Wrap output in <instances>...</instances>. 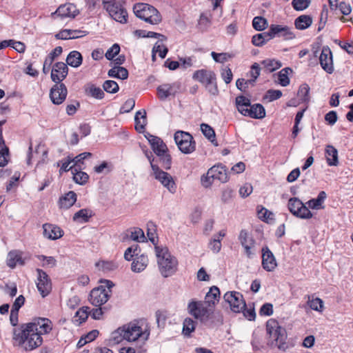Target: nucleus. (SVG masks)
Returning a JSON list of instances; mask_svg holds the SVG:
<instances>
[{
    "instance_id": "nucleus-48",
    "label": "nucleus",
    "mask_w": 353,
    "mask_h": 353,
    "mask_svg": "<svg viewBox=\"0 0 353 353\" xmlns=\"http://www.w3.org/2000/svg\"><path fill=\"white\" fill-rule=\"evenodd\" d=\"M268 25L267 19L263 17H255L252 20V26L257 31H263Z\"/></svg>"
},
{
    "instance_id": "nucleus-39",
    "label": "nucleus",
    "mask_w": 353,
    "mask_h": 353,
    "mask_svg": "<svg viewBox=\"0 0 353 353\" xmlns=\"http://www.w3.org/2000/svg\"><path fill=\"white\" fill-rule=\"evenodd\" d=\"M82 60L83 57L81 54L77 50L70 52L66 58L67 64L73 68L80 66L82 63Z\"/></svg>"
},
{
    "instance_id": "nucleus-50",
    "label": "nucleus",
    "mask_w": 353,
    "mask_h": 353,
    "mask_svg": "<svg viewBox=\"0 0 353 353\" xmlns=\"http://www.w3.org/2000/svg\"><path fill=\"white\" fill-rule=\"evenodd\" d=\"M257 214L263 221L268 222L269 219H273V213L262 206L257 207Z\"/></svg>"
},
{
    "instance_id": "nucleus-43",
    "label": "nucleus",
    "mask_w": 353,
    "mask_h": 353,
    "mask_svg": "<svg viewBox=\"0 0 353 353\" xmlns=\"http://www.w3.org/2000/svg\"><path fill=\"white\" fill-rule=\"evenodd\" d=\"M92 216L91 210L84 208L77 211L73 216V221L80 223H85Z\"/></svg>"
},
{
    "instance_id": "nucleus-26",
    "label": "nucleus",
    "mask_w": 353,
    "mask_h": 353,
    "mask_svg": "<svg viewBox=\"0 0 353 353\" xmlns=\"http://www.w3.org/2000/svg\"><path fill=\"white\" fill-rule=\"evenodd\" d=\"M249 107L248 111H245V112L247 113V117L257 119H261L265 117V110L261 104H250Z\"/></svg>"
},
{
    "instance_id": "nucleus-42",
    "label": "nucleus",
    "mask_w": 353,
    "mask_h": 353,
    "mask_svg": "<svg viewBox=\"0 0 353 353\" xmlns=\"http://www.w3.org/2000/svg\"><path fill=\"white\" fill-rule=\"evenodd\" d=\"M201 130L203 135L214 145L217 146L216 135L214 129L207 123L201 124Z\"/></svg>"
},
{
    "instance_id": "nucleus-63",
    "label": "nucleus",
    "mask_w": 353,
    "mask_h": 353,
    "mask_svg": "<svg viewBox=\"0 0 353 353\" xmlns=\"http://www.w3.org/2000/svg\"><path fill=\"white\" fill-rule=\"evenodd\" d=\"M241 312H243V316L248 320H249V321H254V320H255L256 312H255V310H254V305H252V306L249 305V307H247L245 306V307L243 308Z\"/></svg>"
},
{
    "instance_id": "nucleus-34",
    "label": "nucleus",
    "mask_w": 353,
    "mask_h": 353,
    "mask_svg": "<svg viewBox=\"0 0 353 353\" xmlns=\"http://www.w3.org/2000/svg\"><path fill=\"white\" fill-rule=\"evenodd\" d=\"M327 198V194L325 191H321L317 197L315 199H312L307 202L308 207L314 209L319 210L323 209L325 207L323 205V203Z\"/></svg>"
},
{
    "instance_id": "nucleus-9",
    "label": "nucleus",
    "mask_w": 353,
    "mask_h": 353,
    "mask_svg": "<svg viewBox=\"0 0 353 353\" xmlns=\"http://www.w3.org/2000/svg\"><path fill=\"white\" fill-rule=\"evenodd\" d=\"M174 139L182 153L189 154L195 151L196 142L189 132L181 130L176 131L174 133Z\"/></svg>"
},
{
    "instance_id": "nucleus-38",
    "label": "nucleus",
    "mask_w": 353,
    "mask_h": 353,
    "mask_svg": "<svg viewBox=\"0 0 353 353\" xmlns=\"http://www.w3.org/2000/svg\"><path fill=\"white\" fill-rule=\"evenodd\" d=\"M134 121L136 130L139 133L142 132L146 125V112L145 110H139L136 112Z\"/></svg>"
},
{
    "instance_id": "nucleus-24",
    "label": "nucleus",
    "mask_w": 353,
    "mask_h": 353,
    "mask_svg": "<svg viewBox=\"0 0 353 353\" xmlns=\"http://www.w3.org/2000/svg\"><path fill=\"white\" fill-rule=\"evenodd\" d=\"M216 74L213 71L205 69L196 70L192 75V79L205 85L209 82L212 83V80L215 79Z\"/></svg>"
},
{
    "instance_id": "nucleus-37",
    "label": "nucleus",
    "mask_w": 353,
    "mask_h": 353,
    "mask_svg": "<svg viewBox=\"0 0 353 353\" xmlns=\"http://www.w3.org/2000/svg\"><path fill=\"white\" fill-rule=\"evenodd\" d=\"M81 170V168L80 166L79 168H71L74 181L77 184L83 185L88 182L89 176L86 172H83Z\"/></svg>"
},
{
    "instance_id": "nucleus-30",
    "label": "nucleus",
    "mask_w": 353,
    "mask_h": 353,
    "mask_svg": "<svg viewBox=\"0 0 353 353\" xmlns=\"http://www.w3.org/2000/svg\"><path fill=\"white\" fill-rule=\"evenodd\" d=\"M150 144L152 150L157 156H161L163 152H168L167 145L159 137L151 138V140H150Z\"/></svg>"
},
{
    "instance_id": "nucleus-7",
    "label": "nucleus",
    "mask_w": 353,
    "mask_h": 353,
    "mask_svg": "<svg viewBox=\"0 0 353 353\" xmlns=\"http://www.w3.org/2000/svg\"><path fill=\"white\" fill-rule=\"evenodd\" d=\"M125 0H103L104 9L114 20L127 23L128 12L124 8Z\"/></svg>"
},
{
    "instance_id": "nucleus-1",
    "label": "nucleus",
    "mask_w": 353,
    "mask_h": 353,
    "mask_svg": "<svg viewBox=\"0 0 353 353\" xmlns=\"http://www.w3.org/2000/svg\"><path fill=\"white\" fill-rule=\"evenodd\" d=\"M53 323L48 318L36 317L30 322L22 323L13 330L12 339L25 352H32L43 344L42 335L49 334Z\"/></svg>"
},
{
    "instance_id": "nucleus-28",
    "label": "nucleus",
    "mask_w": 353,
    "mask_h": 353,
    "mask_svg": "<svg viewBox=\"0 0 353 353\" xmlns=\"http://www.w3.org/2000/svg\"><path fill=\"white\" fill-rule=\"evenodd\" d=\"M148 263V256L143 254H141L139 256H136V258L133 260L131 269L134 272H141L145 269Z\"/></svg>"
},
{
    "instance_id": "nucleus-32",
    "label": "nucleus",
    "mask_w": 353,
    "mask_h": 353,
    "mask_svg": "<svg viewBox=\"0 0 353 353\" xmlns=\"http://www.w3.org/2000/svg\"><path fill=\"white\" fill-rule=\"evenodd\" d=\"M325 157L327 163L330 166H336L339 163L338 151L332 145H328L325 148Z\"/></svg>"
},
{
    "instance_id": "nucleus-31",
    "label": "nucleus",
    "mask_w": 353,
    "mask_h": 353,
    "mask_svg": "<svg viewBox=\"0 0 353 353\" xmlns=\"http://www.w3.org/2000/svg\"><path fill=\"white\" fill-rule=\"evenodd\" d=\"M220 299V290L218 287L212 286L205 296V301L208 306L214 307Z\"/></svg>"
},
{
    "instance_id": "nucleus-8",
    "label": "nucleus",
    "mask_w": 353,
    "mask_h": 353,
    "mask_svg": "<svg viewBox=\"0 0 353 353\" xmlns=\"http://www.w3.org/2000/svg\"><path fill=\"white\" fill-rule=\"evenodd\" d=\"M214 307L208 306L205 301H192L188 305L189 313L201 322H205L210 319V315L213 313Z\"/></svg>"
},
{
    "instance_id": "nucleus-12",
    "label": "nucleus",
    "mask_w": 353,
    "mask_h": 353,
    "mask_svg": "<svg viewBox=\"0 0 353 353\" xmlns=\"http://www.w3.org/2000/svg\"><path fill=\"white\" fill-rule=\"evenodd\" d=\"M152 171L154 178L167 188L170 192L172 194L176 192V183L169 173L161 170L158 165H152Z\"/></svg>"
},
{
    "instance_id": "nucleus-10",
    "label": "nucleus",
    "mask_w": 353,
    "mask_h": 353,
    "mask_svg": "<svg viewBox=\"0 0 353 353\" xmlns=\"http://www.w3.org/2000/svg\"><path fill=\"white\" fill-rule=\"evenodd\" d=\"M290 212L295 216L308 219L312 217V213L310 211L303 203L298 198H290L288 204Z\"/></svg>"
},
{
    "instance_id": "nucleus-49",
    "label": "nucleus",
    "mask_w": 353,
    "mask_h": 353,
    "mask_svg": "<svg viewBox=\"0 0 353 353\" xmlns=\"http://www.w3.org/2000/svg\"><path fill=\"white\" fill-rule=\"evenodd\" d=\"M103 90L108 93H116L119 91V87L117 83L113 80H106L103 84Z\"/></svg>"
},
{
    "instance_id": "nucleus-16",
    "label": "nucleus",
    "mask_w": 353,
    "mask_h": 353,
    "mask_svg": "<svg viewBox=\"0 0 353 353\" xmlns=\"http://www.w3.org/2000/svg\"><path fill=\"white\" fill-rule=\"evenodd\" d=\"M319 63L321 68L328 74L334 72L332 53L328 46H323L319 55Z\"/></svg>"
},
{
    "instance_id": "nucleus-5",
    "label": "nucleus",
    "mask_w": 353,
    "mask_h": 353,
    "mask_svg": "<svg viewBox=\"0 0 353 353\" xmlns=\"http://www.w3.org/2000/svg\"><path fill=\"white\" fill-rule=\"evenodd\" d=\"M101 285L92 289L89 295V301L94 306H102L110 299L112 294L111 288L114 286L110 280H101Z\"/></svg>"
},
{
    "instance_id": "nucleus-29",
    "label": "nucleus",
    "mask_w": 353,
    "mask_h": 353,
    "mask_svg": "<svg viewBox=\"0 0 353 353\" xmlns=\"http://www.w3.org/2000/svg\"><path fill=\"white\" fill-rule=\"evenodd\" d=\"M77 194L70 191L59 199V204L61 208L69 209L77 201Z\"/></svg>"
},
{
    "instance_id": "nucleus-15",
    "label": "nucleus",
    "mask_w": 353,
    "mask_h": 353,
    "mask_svg": "<svg viewBox=\"0 0 353 353\" xmlns=\"http://www.w3.org/2000/svg\"><path fill=\"white\" fill-rule=\"evenodd\" d=\"M68 90L64 83H55L50 91V98L55 105L61 104L66 99Z\"/></svg>"
},
{
    "instance_id": "nucleus-61",
    "label": "nucleus",
    "mask_w": 353,
    "mask_h": 353,
    "mask_svg": "<svg viewBox=\"0 0 353 353\" xmlns=\"http://www.w3.org/2000/svg\"><path fill=\"white\" fill-rule=\"evenodd\" d=\"M234 196V191L229 188H227L222 190L221 199L223 203H228L230 202Z\"/></svg>"
},
{
    "instance_id": "nucleus-47",
    "label": "nucleus",
    "mask_w": 353,
    "mask_h": 353,
    "mask_svg": "<svg viewBox=\"0 0 353 353\" xmlns=\"http://www.w3.org/2000/svg\"><path fill=\"white\" fill-rule=\"evenodd\" d=\"M289 71L292 72L290 68H285L278 73L279 83L281 85L285 87L290 84Z\"/></svg>"
},
{
    "instance_id": "nucleus-27",
    "label": "nucleus",
    "mask_w": 353,
    "mask_h": 353,
    "mask_svg": "<svg viewBox=\"0 0 353 353\" xmlns=\"http://www.w3.org/2000/svg\"><path fill=\"white\" fill-rule=\"evenodd\" d=\"M62 52V48L61 46H57L48 55L44 61L43 66V72L44 74H48L49 72L54 59L59 57Z\"/></svg>"
},
{
    "instance_id": "nucleus-17",
    "label": "nucleus",
    "mask_w": 353,
    "mask_h": 353,
    "mask_svg": "<svg viewBox=\"0 0 353 353\" xmlns=\"http://www.w3.org/2000/svg\"><path fill=\"white\" fill-rule=\"evenodd\" d=\"M68 74L67 64L63 62H57L51 70V79L55 83H62Z\"/></svg>"
},
{
    "instance_id": "nucleus-25",
    "label": "nucleus",
    "mask_w": 353,
    "mask_h": 353,
    "mask_svg": "<svg viewBox=\"0 0 353 353\" xmlns=\"http://www.w3.org/2000/svg\"><path fill=\"white\" fill-rule=\"evenodd\" d=\"M87 34V32L80 30H69L65 29L60 31L56 34V38L58 39H74L83 37Z\"/></svg>"
},
{
    "instance_id": "nucleus-62",
    "label": "nucleus",
    "mask_w": 353,
    "mask_h": 353,
    "mask_svg": "<svg viewBox=\"0 0 353 353\" xmlns=\"http://www.w3.org/2000/svg\"><path fill=\"white\" fill-rule=\"evenodd\" d=\"M37 258L39 260L44 261V263L42 265L43 267L49 266L50 268H53L57 264V261L53 256L38 255Z\"/></svg>"
},
{
    "instance_id": "nucleus-55",
    "label": "nucleus",
    "mask_w": 353,
    "mask_h": 353,
    "mask_svg": "<svg viewBox=\"0 0 353 353\" xmlns=\"http://www.w3.org/2000/svg\"><path fill=\"white\" fill-rule=\"evenodd\" d=\"M96 308L90 310V315L93 319L99 320L103 314L108 310L107 307L95 306Z\"/></svg>"
},
{
    "instance_id": "nucleus-51",
    "label": "nucleus",
    "mask_w": 353,
    "mask_h": 353,
    "mask_svg": "<svg viewBox=\"0 0 353 353\" xmlns=\"http://www.w3.org/2000/svg\"><path fill=\"white\" fill-rule=\"evenodd\" d=\"M254 79L245 80L244 79H238L236 81V88L241 92H245L249 85H254Z\"/></svg>"
},
{
    "instance_id": "nucleus-4",
    "label": "nucleus",
    "mask_w": 353,
    "mask_h": 353,
    "mask_svg": "<svg viewBox=\"0 0 353 353\" xmlns=\"http://www.w3.org/2000/svg\"><path fill=\"white\" fill-rule=\"evenodd\" d=\"M155 252L161 274L163 277L174 274L177 270L178 261L172 256L167 248L155 246Z\"/></svg>"
},
{
    "instance_id": "nucleus-14",
    "label": "nucleus",
    "mask_w": 353,
    "mask_h": 353,
    "mask_svg": "<svg viewBox=\"0 0 353 353\" xmlns=\"http://www.w3.org/2000/svg\"><path fill=\"white\" fill-rule=\"evenodd\" d=\"M38 273L37 287L43 297L48 295L52 290L51 280L46 272L37 269Z\"/></svg>"
},
{
    "instance_id": "nucleus-6",
    "label": "nucleus",
    "mask_w": 353,
    "mask_h": 353,
    "mask_svg": "<svg viewBox=\"0 0 353 353\" xmlns=\"http://www.w3.org/2000/svg\"><path fill=\"white\" fill-rule=\"evenodd\" d=\"M133 11L137 17L152 25L159 24L162 20L160 12L154 6L148 3L135 4Z\"/></svg>"
},
{
    "instance_id": "nucleus-20",
    "label": "nucleus",
    "mask_w": 353,
    "mask_h": 353,
    "mask_svg": "<svg viewBox=\"0 0 353 353\" xmlns=\"http://www.w3.org/2000/svg\"><path fill=\"white\" fill-rule=\"evenodd\" d=\"M272 33L275 37L282 38L283 40H291L295 38L292 28L287 26L272 24Z\"/></svg>"
},
{
    "instance_id": "nucleus-13",
    "label": "nucleus",
    "mask_w": 353,
    "mask_h": 353,
    "mask_svg": "<svg viewBox=\"0 0 353 353\" xmlns=\"http://www.w3.org/2000/svg\"><path fill=\"white\" fill-rule=\"evenodd\" d=\"M238 239L241 246L244 248L247 257L251 259L254 254L252 250L256 243L254 239L247 230L242 229L239 232Z\"/></svg>"
},
{
    "instance_id": "nucleus-33",
    "label": "nucleus",
    "mask_w": 353,
    "mask_h": 353,
    "mask_svg": "<svg viewBox=\"0 0 353 353\" xmlns=\"http://www.w3.org/2000/svg\"><path fill=\"white\" fill-rule=\"evenodd\" d=\"M235 104L238 111L243 116L247 117L245 111H248L250 106V100L243 95H239L236 97Z\"/></svg>"
},
{
    "instance_id": "nucleus-45",
    "label": "nucleus",
    "mask_w": 353,
    "mask_h": 353,
    "mask_svg": "<svg viewBox=\"0 0 353 353\" xmlns=\"http://www.w3.org/2000/svg\"><path fill=\"white\" fill-rule=\"evenodd\" d=\"M140 254H141V248L139 245H132L125 251L124 259L130 261L132 260L133 256H139Z\"/></svg>"
},
{
    "instance_id": "nucleus-60",
    "label": "nucleus",
    "mask_w": 353,
    "mask_h": 353,
    "mask_svg": "<svg viewBox=\"0 0 353 353\" xmlns=\"http://www.w3.org/2000/svg\"><path fill=\"white\" fill-rule=\"evenodd\" d=\"M120 52V46L117 43H114L110 48L105 52V58L108 60H113L114 57H116Z\"/></svg>"
},
{
    "instance_id": "nucleus-53",
    "label": "nucleus",
    "mask_w": 353,
    "mask_h": 353,
    "mask_svg": "<svg viewBox=\"0 0 353 353\" xmlns=\"http://www.w3.org/2000/svg\"><path fill=\"white\" fill-rule=\"evenodd\" d=\"M323 301L319 298L310 299L308 296L307 305L313 310L321 311L323 307Z\"/></svg>"
},
{
    "instance_id": "nucleus-11",
    "label": "nucleus",
    "mask_w": 353,
    "mask_h": 353,
    "mask_svg": "<svg viewBox=\"0 0 353 353\" xmlns=\"http://www.w3.org/2000/svg\"><path fill=\"white\" fill-rule=\"evenodd\" d=\"M223 299L230 305L232 311L236 313L241 312L246 306L243 295L239 292H227L223 296Z\"/></svg>"
},
{
    "instance_id": "nucleus-44",
    "label": "nucleus",
    "mask_w": 353,
    "mask_h": 353,
    "mask_svg": "<svg viewBox=\"0 0 353 353\" xmlns=\"http://www.w3.org/2000/svg\"><path fill=\"white\" fill-rule=\"evenodd\" d=\"M267 72H272L281 67V63L275 59H265L261 62Z\"/></svg>"
},
{
    "instance_id": "nucleus-36",
    "label": "nucleus",
    "mask_w": 353,
    "mask_h": 353,
    "mask_svg": "<svg viewBox=\"0 0 353 353\" xmlns=\"http://www.w3.org/2000/svg\"><path fill=\"white\" fill-rule=\"evenodd\" d=\"M85 93L87 96L99 100L103 99L105 96L103 90L92 83L87 85L85 88Z\"/></svg>"
},
{
    "instance_id": "nucleus-56",
    "label": "nucleus",
    "mask_w": 353,
    "mask_h": 353,
    "mask_svg": "<svg viewBox=\"0 0 353 353\" xmlns=\"http://www.w3.org/2000/svg\"><path fill=\"white\" fill-rule=\"evenodd\" d=\"M310 87L307 83L302 84L298 91V97L303 101H307L309 100Z\"/></svg>"
},
{
    "instance_id": "nucleus-22",
    "label": "nucleus",
    "mask_w": 353,
    "mask_h": 353,
    "mask_svg": "<svg viewBox=\"0 0 353 353\" xmlns=\"http://www.w3.org/2000/svg\"><path fill=\"white\" fill-rule=\"evenodd\" d=\"M79 13V10L73 3H65L61 5L55 11L54 14H57L61 18L72 17L74 18Z\"/></svg>"
},
{
    "instance_id": "nucleus-40",
    "label": "nucleus",
    "mask_w": 353,
    "mask_h": 353,
    "mask_svg": "<svg viewBox=\"0 0 353 353\" xmlns=\"http://www.w3.org/2000/svg\"><path fill=\"white\" fill-rule=\"evenodd\" d=\"M312 23V18L310 15L303 14L294 21L295 28L298 30H305Z\"/></svg>"
},
{
    "instance_id": "nucleus-64",
    "label": "nucleus",
    "mask_w": 353,
    "mask_h": 353,
    "mask_svg": "<svg viewBox=\"0 0 353 353\" xmlns=\"http://www.w3.org/2000/svg\"><path fill=\"white\" fill-rule=\"evenodd\" d=\"M282 96V92L279 90H268L266 92L265 98L269 101H273L279 99Z\"/></svg>"
},
{
    "instance_id": "nucleus-18",
    "label": "nucleus",
    "mask_w": 353,
    "mask_h": 353,
    "mask_svg": "<svg viewBox=\"0 0 353 353\" xmlns=\"http://www.w3.org/2000/svg\"><path fill=\"white\" fill-rule=\"evenodd\" d=\"M262 266L268 272L273 271L277 266L276 259L268 246L262 248Z\"/></svg>"
},
{
    "instance_id": "nucleus-46",
    "label": "nucleus",
    "mask_w": 353,
    "mask_h": 353,
    "mask_svg": "<svg viewBox=\"0 0 353 353\" xmlns=\"http://www.w3.org/2000/svg\"><path fill=\"white\" fill-rule=\"evenodd\" d=\"M196 327V322L190 319H185L183 323V334L185 336H190L191 333L193 332Z\"/></svg>"
},
{
    "instance_id": "nucleus-41",
    "label": "nucleus",
    "mask_w": 353,
    "mask_h": 353,
    "mask_svg": "<svg viewBox=\"0 0 353 353\" xmlns=\"http://www.w3.org/2000/svg\"><path fill=\"white\" fill-rule=\"evenodd\" d=\"M90 313V308L88 306H83L79 308L75 313L74 316V322L78 325L84 323Z\"/></svg>"
},
{
    "instance_id": "nucleus-59",
    "label": "nucleus",
    "mask_w": 353,
    "mask_h": 353,
    "mask_svg": "<svg viewBox=\"0 0 353 353\" xmlns=\"http://www.w3.org/2000/svg\"><path fill=\"white\" fill-rule=\"evenodd\" d=\"M311 0H292V5L296 10H303L308 8Z\"/></svg>"
},
{
    "instance_id": "nucleus-21",
    "label": "nucleus",
    "mask_w": 353,
    "mask_h": 353,
    "mask_svg": "<svg viewBox=\"0 0 353 353\" xmlns=\"http://www.w3.org/2000/svg\"><path fill=\"white\" fill-rule=\"evenodd\" d=\"M209 176H212V179H217L222 183H225L228 180L227 169L225 166L221 163L215 165L208 170Z\"/></svg>"
},
{
    "instance_id": "nucleus-2",
    "label": "nucleus",
    "mask_w": 353,
    "mask_h": 353,
    "mask_svg": "<svg viewBox=\"0 0 353 353\" xmlns=\"http://www.w3.org/2000/svg\"><path fill=\"white\" fill-rule=\"evenodd\" d=\"M266 332L268 336L267 344L270 347H276L283 352L288 348L286 342L288 338L286 330L281 326L276 320L270 319L266 322Z\"/></svg>"
},
{
    "instance_id": "nucleus-52",
    "label": "nucleus",
    "mask_w": 353,
    "mask_h": 353,
    "mask_svg": "<svg viewBox=\"0 0 353 353\" xmlns=\"http://www.w3.org/2000/svg\"><path fill=\"white\" fill-rule=\"evenodd\" d=\"M160 42H161V41H158L154 46L153 48H152V52L153 54L154 53H157L158 52L159 53V56L163 59L165 57L168 52V49L166 46H163L162 43H160Z\"/></svg>"
},
{
    "instance_id": "nucleus-57",
    "label": "nucleus",
    "mask_w": 353,
    "mask_h": 353,
    "mask_svg": "<svg viewBox=\"0 0 353 353\" xmlns=\"http://www.w3.org/2000/svg\"><path fill=\"white\" fill-rule=\"evenodd\" d=\"M100 270L104 272H109L117 268V265L112 261H101L96 264Z\"/></svg>"
},
{
    "instance_id": "nucleus-58",
    "label": "nucleus",
    "mask_w": 353,
    "mask_h": 353,
    "mask_svg": "<svg viewBox=\"0 0 353 353\" xmlns=\"http://www.w3.org/2000/svg\"><path fill=\"white\" fill-rule=\"evenodd\" d=\"M130 237L133 241L138 242H144L145 240L144 232L143 230L139 228H134V231L131 232Z\"/></svg>"
},
{
    "instance_id": "nucleus-3",
    "label": "nucleus",
    "mask_w": 353,
    "mask_h": 353,
    "mask_svg": "<svg viewBox=\"0 0 353 353\" xmlns=\"http://www.w3.org/2000/svg\"><path fill=\"white\" fill-rule=\"evenodd\" d=\"M149 334H145L142 331L140 326L135 323H129L119 327L111 334L110 341L114 344H118L123 340L128 341H135L139 339H142L144 341L148 339Z\"/></svg>"
},
{
    "instance_id": "nucleus-54",
    "label": "nucleus",
    "mask_w": 353,
    "mask_h": 353,
    "mask_svg": "<svg viewBox=\"0 0 353 353\" xmlns=\"http://www.w3.org/2000/svg\"><path fill=\"white\" fill-rule=\"evenodd\" d=\"M159 157L161 166L165 170H170L172 165V157L168 152H163V155L158 156Z\"/></svg>"
},
{
    "instance_id": "nucleus-19",
    "label": "nucleus",
    "mask_w": 353,
    "mask_h": 353,
    "mask_svg": "<svg viewBox=\"0 0 353 353\" xmlns=\"http://www.w3.org/2000/svg\"><path fill=\"white\" fill-rule=\"evenodd\" d=\"M179 88L180 85L177 83L162 84L157 89L158 97L161 100H165L171 95L174 96Z\"/></svg>"
},
{
    "instance_id": "nucleus-35",
    "label": "nucleus",
    "mask_w": 353,
    "mask_h": 353,
    "mask_svg": "<svg viewBox=\"0 0 353 353\" xmlns=\"http://www.w3.org/2000/svg\"><path fill=\"white\" fill-rule=\"evenodd\" d=\"M17 264L21 265L25 264V261L22 259L21 253L17 251H10L7 258L8 266L11 268H14Z\"/></svg>"
},
{
    "instance_id": "nucleus-23",
    "label": "nucleus",
    "mask_w": 353,
    "mask_h": 353,
    "mask_svg": "<svg viewBox=\"0 0 353 353\" xmlns=\"http://www.w3.org/2000/svg\"><path fill=\"white\" fill-rule=\"evenodd\" d=\"M43 236L51 240L60 239L63 235V231L58 226L50 223L43 225Z\"/></svg>"
}]
</instances>
